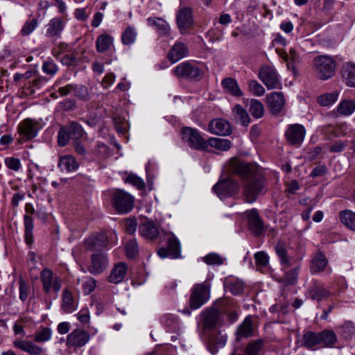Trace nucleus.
Masks as SVG:
<instances>
[{
  "label": "nucleus",
  "mask_w": 355,
  "mask_h": 355,
  "mask_svg": "<svg viewBox=\"0 0 355 355\" xmlns=\"http://www.w3.org/2000/svg\"><path fill=\"white\" fill-rule=\"evenodd\" d=\"M230 171L244 178L243 196L245 202L253 203L259 196L264 194L266 183L264 178L258 172L256 166L232 158L229 162Z\"/></svg>",
  "instance_id": "nucleus-1"
},
{
  "label": "nucleus",
  "mask_w": 355,
  "mask_h": 355,
  "mask_svg": "<svg viewBox=\"0 0 355 355\" xmlns=\"http://www.w3.org/2000/svg\"><path fill=\"white\" fill-rule=\"evenodd\" d=\"M211 284L208 281L202 284H195L192 288V292L189 300L190 306L193 309H197L205 304L210 297Z\"/></svg>",
  "instance_id": "nucleus-2"
},
{
  "label": "nucleus",
  "mask_w": 355,
  "mask_h": 355,
  "mask_svg": "<svg viewBox=\"0 0 355 355\" xmlns=\"http://www.w3.org/2000/svg\"><path fill=\"white\" fill-rule=\"evenodd\" d=\"M258 78L268 90L282 88L281 77L273 66H262L259 71Z\"/></svg>",
  "instance_id": "nucleus-3"
},
{
  "label": "nucleus",
  "mask_w": 355,
  "mask_h": 355,
  "mask_svg": "<svg viewBox=\"0 0 355 355\" xmlns=\"http://www.w3.org/2000/svg\"><path fill=\"white\" fill-rule=\"evenodd\" d=\"M314 67L320 78L326 80L334 76L336 61L329 55L318 56L314 60Z\"/></svg>",
  "instance_id": "nucleus-4"
},
{
  "label": "nucleus",
  "mask_w": 355,
  "mask_h": 355,
  "mask_svg": "<svg viewBox=\"0 0 355 355\" xmlns=\"http://www.w3.org/2000/svg\"><path fill=\"white\" fill-rule=\"evenodd\" d=\"M187 0H180V6L175 16L178 29L182 35L188 33L193 24V10L191 8L184 4Z\"/></svg>",
  "instance_id": "nucleus-5"
},
{
  "label": "nucleus",
  "mask_w": 355,
  "mask_h": 355,
  "mask_svg": "<svg viewBox=\"0 0 355 355\" xmlns=\"http://www.w3.org/2000/svg\"><path fill=\"white\" fill-rule=\"evenodd\" d=\"M112 199L113 207L119 213H128L134 207L133 197L123 190L115 191Z\"/></svg>",
  "instance_id": "nucleus-6"
},
{
  "label": "nucleus",
  "mask_w": 355,
  "mask_h": 355,
  "mask_svg": "<svg viewBox=\"0 0 355 355\" xmlns=\"http://www.w3.org/2000/svg\"><path fill=\"white\" fill-rule=\"evenodd\" d=\"M182 138L191 148L196 150H204L207 148V142L200 131L190 127H185L181 131Z\"/></svg>",
  "instance_id": "nucleus-7"
},
{
  "label": "nucleus",
  "mask_w": 355,
  "mask_h": 355,
  "mask_svg": "<svg viewBox=\"0 0 355 355\" xmlns=\"http://www.w3.org/2000/svg\"><path fill=\"white\" fill-rule=\"evenodd\" d=\"M41 281L44 291L49 293L51 291L59 292L62 287L61 279L57 275H54L53 271L47 268H44L40 274Z\"/></svg>",
  "instance_id": "nucleus-8"
},
{
  "label": "nucleus",
  "mask_w": 355,
  "mask_h": 355,
  "mask_svg": "<svg viewBox=\"0 0 355 355\" xmlns=\"http://www.w3.org/2000/svg\"><path fill=\"white\" fill-rule=\"evenodd\" d=\"M173 73L178 78L194 79L202 74V71L195 63L183 62L173 69Z\"/></svg>",
  "instance_id": "nucleus-9"
},
{
  "label": "nucleus",
  "mask_w": 355,
  "mask_h": 355,
  "mask_svg": "<svg viewBox=\"0 0 355 355\" xmlns=\"http://www.w3.org/2000/svg\"><path fill=\"white\" fill-rule=\"evenodd\" d=\"M306 132V129L302 125L291 124L285 132V137L290 144L299 146L304 140Z\"/></svg>",
  "instance_id": "nucleus-10"
},
{
  "label": "nucleus",
  "mask_w": 355,
  "mask_h": 355,
  "mask_svg": "<svg viewBox=\"0 0 355 355\" xmlns=\"http://www.w3.org/2000/svg\"><path fill=\"white\" fill-rule=\"evenodd\" d=\"M212 190L220 199H223L236 193L239 186L236 182L230 179H225L215 184Z\"/></svg>",
  "instance_id": "nucleus-11"
},
{
  "label": "nucleus",
  "mask_w": 355,
  "mask_h": 355,
  "mask_svg": "<svg viewBox=\"0 0 355 355\" xmlns=\"http://www.w3.org/2000/svg\"><path fill=\"white\" fill-rule=\"evenodd\" d=\"M275 251L284 270H287L296 266L297 263H300L301 258L295 259L288 254L287 246L284 243L278 242L275 247Z\"/></svg>",
  "instance_id": "nucleus-12"
},
{
  "label": "nucleus",
  "mask_w": 355,
  "mask_h": 355,
  "mask_svg": "<svg viewBox=\"0 0 355 355\" xmlns=\"http://www.w3.org/2000/svg\"><path fill=\"white\" fill-rule=\"evenodd\" d=\"M89 334L83 329H76L68 334L66 345L68 347H82L89 340Z\"/></svg>",
  "instance_id": "nucleus-13"
},
{
  "label": "nucleus",
  "mask_w": 355,
  "mask_h": 355,
  "mask_svg": "<svg viewBox=\"0 0 355 355\" xmlns=\"http://www.w3.org/2000/svg\"><path fill=\"white\" fill-rule=\"evenodd\" d=\"M92 263L88 268V271L94 275L102 273L107 267L108 259L107 255L102 252H96L92 256Z\"/></svg>",
  "instance_id": "nucleus-14"
},
{
  "label": "nucleus",
  "mask_w": 355,
  "mask_h": 355,
  "mask_svg": "<svg viewBox=\"0 0 355 355\" xmlns=\"http://www.w3.org/2000/svg\"><path fill=\"white\" fill-rule=\"evenodd\" d=\"M208 131L213 135L226 136L232 133V128L227 121L223 119H215L209 122Z\"/></svg>",
  "instance_id": "nucleus-15"
},
{
  "label": "nucleus",
  "mask_w": 355,
  "mask_h": 355,
  "mask_svg": "<svg viewBox=\"0 0 355 355\" xmlns=\"http://www.w3.org/2000/svg\"><path fill=\"white\" fill-rule=\"evenodd\" d=\"M139 233L145 239L153 241L159 234L158 227L153 220H146L139 226Z\"/></svg>",
  "instance_id": "nucleus-16"
},
{
  "label": "nucleus",
  "mask_w": 355,
  "mask_h": 355,
  "mask_svg": "<svg viewBox=\"0 0 355 355\" xmlns=\"http://www.w3.org/2000/svg\"><path fill=\"white\" fill-rule=\"evenodd\" d=\"M146 20L148 25L153 28L159 35L168 37L171 35L170 25L163 18L150 17Z\"/></svg>",
  "instance_id": "nucleus-17"
},
{
  "label": "nucleus",
  "mask_w": 355,
  "mask_h": 355,
  "mask_svg": "<svg viewBox=\"0 0 355 355\" xmlns=\"http://www.w3.org/2000/svg\"><path fill=\"white\" fill-rule=\"evenodd\" d=\"M18 130L27 139H33L37 135V123L31 119H26L19 124Z\"/></svg>",
  "instance_id": "nucleus-18"
},
{
  "label": "nucleus",
  "mask_w": 355,
  "mask_h": 355,
  "mask_svg": "<svg viewBox=\"0 0 355 355\" xmlns=\"http://www.w3.org/2000/svg\"><path fill=\"white\" fill-rule=\"evenodd\" d=\"M64 28V22L60 17L52 18L46 25V36L59 38Z\"/></svg>",
  "instance_id": "nucleus-19"
},
{
  "label": "nucleus",
  "mask_w": 355,
  "mask_h": 355,
  "mask_svg": "<svg viewBox=\"0 0 355 355\" xmlns=\"http://www.w3.org/2000/svg\"><path fill=\"white\" fill-rule=\"evenodd\" d=\"M128 266L124 262H119L113 266L107 277L109 282L114 284L122 282L126 275Z\"/></svg>",
  "instance_id": "nucleus-20"
},
{
  "label": "nucleus",
  "mask_w": 355,
  "mask_h": 355,
  "mask_svg": "<svg viewBox=\"0 0 355 355\" xmlns=\"http://www.w3.org/2000/svg\"><path fill=\"white\" fill-rule=\"evenodd\" d=\"M267 103L274 114L281 112L285 104L284 96L282 92H272L266 97Z\"/></svg>",
  "instance_id": "nucleus-21"
},
{
  "label": "nucleus",
  "mask_w": 355,
  "mask_h": 355,
  "mask_svg": "<svg viewBox=\"0 0 355 355\" xmlns=\"http://www.w3.org/2000/svg\"><path fill=\"white\" fill-rule=\"evenodd\" d=\"M248 216L249 227L250 230L256 235H259L263 230V223L259 216L257 210L250 209L245 212Z\"/></svg>",
  "instance_id": "nucleus-22"
},
{
  "label": "nucleus",
  "mask_w": 355,
  "mask_h": 355,
  "mask_svg": "<svg viewBox=\"0 0 355 355\" xmlns=\"http://www.w3.org/2000/svg\"><path fill=\"white\" fill-rule=\"evenodd\" d=\"M188 55L187 46L182 42H176L170 49L168 55L169 60L175 63Z\"/></svg>",
  "instance_id": "nucleus-23"
},
{
  "label": "nucleus",
  "mask_w": 355,
  "mask_h": 355,
  "mask_svg": "<svg viewBox=\"0 0 355 355\" xmlns=\"http://www.w3.org/2000/svg\"><path fill=\"white\" fill-rule=\"evenodd\" d=\"M15 347L27 352L31 355H39L43 349L41 347L35 345L33 343L25 340H15L13 342Z\"/></svg>",
  "instance_id": "nucleus-24"
},
{
  "label": "nucleus",
  "mask_w": 355,
  "mask_h": 355,
  "mask_svg": "<svg viewBox=\"0 0 355 355\" xmlns=\"http://www.w3.org/2000/svg\"><path fill=\"white\" fill-rule=\"evenodd\" d=\"M58 166L62 171L74 172L78 168L79 164L73 156L66 155L60 157Z\"/></svg>",
  "instance_id": "nucleus-25"
},
{
  "label": "nucleus",
  "mask_w": 355,
  "mask_h": 355,
  "mask_svg": "<svg viewBox=\"0 0 355 355\" xmlns=\"http://www.w3.org/2000/svg\"><path fill=\"white\" fill-rule=\"evenodd\" d=\"M106 242V236L104 234H98L87 239L85 244L88 250L94 251L105 248Z\"/></svg>",
  "instance_id": "nucleus-26"
},
{
  "label": "nucleus",
  "mask_w": 355,
  "mask_h": 355,
  "mask_svg": "<svg viewBox=\"0 0 355 355\" xmlns=\"http://www.w3.org/2000/svg\"><path fill=\"white\" fill-rule=\"evenodd\" d=\"M328 264V259L322 252H316L313 257L311 270L313 273L322 272Z\"/></svg>",
  "instance_id": "nucleus-27"
},
{
  "label": "nucleus",
  "mask_w": 355,
  "mask_h": 355,
  "mask_svg": "<svg viewBox=\"0 0 355 355\" xmlns=\"http://www.w3.org/2000/svg\"><path fill=\"white\" fill-rule=\"evenodd\" d=\"M114 37L107 33L100 35L96 41V48L97 52L100 53H105L110 50L113 46Z\"/></svg>",
  "instance_id": "nucleus-28"
},
{
  "label": "nucleus",
  "mask_w": 355,
  "mask_h": 355,
  "mask_svg": "<svg viewBox=\"0 0 355 355\" xmlns=\"http://www.w3.org/2000/svg\"><path fill=\"white\" fill-rule=\"evenodd\" d=\"M320 347H334L337 342V336L332 330L325 329L319 332Z\"/></svg>",
  "instance_id": "nucleus-29"
},
{
  "label": "nucleus",
  "mask_w": 355,
  "mask_h": 355,
  "mask_svg": "<svg viewBox=\"0 0 355 355\" xmlns=\"http://www.w3.org/2000/svg\"><path fill=\"white\" fill-rule=\"evenodd\" d=\"M19 298L21 302L34 297V287L28 282L20 277L19 279Z\"/></svg>",
  "instance_id": "nucleus-30"
},
{
  "label": "nucleus",
  "mask_w": 355,
  "mask_h": 355,
  "mask_svg": "<svg viewBox=\"0 0 355 355\" xmlns=\"http://www.w3.org/2000/svg\"><path fill=\"white\" fill-rule=\"evenodd\" d=\"M221 85L226 92L234 96L240 97L243 95L237 81L234 78H227L223 79L221 82Z\"/></svg>",
  "instance_id": "nucleus-31"
},
{
  "label": "nucleus",
  "mask_w": 355,
  "mask_h": 355,
  "mask_svg": "<svg viewBox=\"0 0 355 355\" xmlns=\"http://www.w3.org/2000/svg\"><path fill=\"white\" fill-rule=\"evenodd\" d=\"M220 313L216 309H211L206 311L203 315V327L205 329H214L219 320Z\"/></svg>",
  "instance_id": "nucleus-32"
},
{
  "label": "nucleus",
  "mask_w": 355,
  "mask_h": 355,
  "mask_svg": "<svg viewBox=\"0 0 355 355\" xmlns=\"http://www.w3.org/2000/svg\"><path fill=\"white\" fill-rule=\"evenodd\" d=\"M252 320L250 315L247 316L239 325L236 331L239 338H248L252 335Z\"/></svg>",
  "instance_id": "nucleus-33"
},
{
  "label": "nucleus",
  "mask_w": 355,
  "mask_h": 355,
  "mask_svg": "<svg viewBox=\"0 0 355 355\" xmlns=\"http://www.w3.org/2000/svg\"><path fill=\"white\" fill-rule=\"evenodd\" d=\"M62 309L65 313H72L77 309L73 297L67 289L63 291Z\"/></svg>",
  "instance_id": "nucleus-34"
},
{
  "label": "nucleus",
  "mask_w": 355,
  "mask_h": 355,
  "mask_svg": "<svg viewBox=\"0 0 355 355\" xmlns=\"http://www.w3.org/2000/svg\"><path fill=\"white\" fill-rule=\"evenodd\" d=\"M342 76L345 83L349 87H355V64H346L342 71Z\"/></svg>",
  "instance_id": "nucleus-35"
},
{
  "label": "nucleus",
  "mask_w": 355,
  "mask_h": 355,
  "mask_svg": "<svg viewBox=\"0 0 355 355\" xmlns=\"http://www.w3.org/2000/svg\"><path fill=\"white\" fill-rule=\"evenodd\" d=\"M24 237L26 243L28 245H31L33 243V229L34 224L33 218L28 214L24 216Z\"/></svg>",
  "instance_id": "nucleus-36"
},
{
  "label": "nucleus",
  "mask_w": 355,
  "mask_h": 355,
  "mask_svg": "<svg viewBox=\"0 0 355 355\" xmlns=\"http://www.w3.org/2000/svg\"><path fill=\"white\" fill-rule=\"evenodd\" d=\"M206 142H207V146H209L222 151L228 150L232 146L231 141L227 139L210 137Z\"/></svg>",
  "instance_id": "nucleus-37"
},
{
  "label": "nucleus",
  "mask_w": 355,
  "mask_h": 355,
  "mask_svg": "<svg viewBox=\"0 0 355 355\" xmlns=\"http://www.w3.org/2000/svg\"><path fill=\"white\" fill-rule=\"evenodd\" d=\"M302 345L307 349H312L315 346L320 347L319 332L308 331L302 337Z\"/></svg>",
  "instance_id": "nucleus-38"
},
{
  "label": "nucleus",
  "mask_w": 355,
  "mask_h": 355,
  "mask_svg": "<svg viewBox=\"0 0 355 355\" xmlns=\"http://www.w3.org/2000/svg\"><path fill=\"white\" fill-rule=\"evenodd\" d=\"M166 236L168 248L171 251L172 258H178L180 254V243L179 240L172 233L167 234Z\"/></svg>",
  "instance_id": "nucleus-39"
},
{
  "label": "nucleus",
  "mask_w": 355,
  "mask_h": 355,
  "mask_svg": "<svg viewBox=\"0 0 355 355\" xmlns=\"http://www.w3.org/2000/svg\"><path fill=\"white\" fill-rule=\"evenodd\" d=\"M337 112L343 116H350L355 112V101L353 100H343L336 107Z\"/></svg>",
  "instance_id": "nucleus-40"
},
{
  "label": "nucleus",
  "mask_w": 355,
  "mask_h": 355,
  "mask_svg": "<svg viewBox=\"0 0 355 355\" xmlns=\"http://www.w3.org/2000/svg\"><path fill=\"white\" fill-rule=\"evenodd\" d=\"M249 112L254 119H260L263 116V105L257 99L252 98L248 101Z\"/></svg>",
  "instance_id": "nucleus-41"
},
{
  "label": "nucleus",
  "mask_w": 355,
  "mask_h": 355,
  "mask_svg": "<svg viewBox=\"0 0 355 355\" xmlns=\"http://www.w3.org/2000/svg\"><path fill=\"white\" fill-rule=\"evenodd\" d=\"M137 33L135 27L128 26L121 34V42L126 46L133 44L137 39Z\"/></svg>",
  "instance_id": "nucleus-42"
},
{
  "label": "nucleus",
  "mask_w": 355,
  "mask_h": 355,
  "mask_svg": "<svg viewBox=\"0 0 355 355\" xmlns=\"http://www.w3.org/2000/svg\"><path fill=\"white\" fill-rule=\"evenodd\" d=\"M310 297L311 299L320 301L323 299L327 298L330 295L331 292L324 288L321 285H314L309 291Z\"/></svg>",
  "instance_id": "nucleus-43"
},
{
  "label": "nucleus",
  "mask_w": 355,
  "mask_h": 355,
  "mask_svg": "<svg viewBox=\"0 0 355 355\" xmlns=\"http://www.w3.org/2000/svg\"><path fill=\"white\" fill-rule=\"evenodd\" d=\"M233 112L236 120L239 121L241 125L248 126L250 123V118L247 111L240 105H236L233 109Z\"/></svg>",
  "instance_id": "nucleus-44"
},
{
  "label": "nucleus",
  "mask_w": 355,
  "mask_h": 355,
  "mask_svg": "<svg viewBox=\"0 0 355 355\" xmlns=\"http://www.w3.org/2000/svg\"><path fill=\"white\" fill-rule=\"evenodd\" d=\"M65 127L69 131L71 139L78 140L80 139L85 133L83 127L74 121L70 122Z\"/></svg>",
  "instance_id": "nucleus-45"
},
{
  "label": "nucleus",
  "mask_w": 355,
  "mask_h": 355,
  "mask_svg": "<svg viewBox=\"0 0 355 355\" xmlns=\"http://www.w3.org/2000/svg\"><path fill=\"white\" fill-rule=\"evenodd\" d=\"M341 222L350 230L355 231V213L350 210H345L340 214Z\"/></svg>",
  "instance_id": "nucleus-46"
},
{
  "label": "nucleus",
  "mask_w": 355,
  "mask_h": 355,
  "mask_svg": "<svg viewBox=\"0 0 355 355\" xmlns=\"http://www.w3.org/2000/svg\"><path fill=\"white\" fill-rule=\"evenodd\" d=\"M301 269V263H297L292 268L284 270L285 280L289 284H295L298 279Z\"/></svg>",
  "instance_id": "nucleus-47"
},
{
  "label": "nucleus",
  "mask_w": 355,
  "mask_h": 355,
  "mask_svg": "<svg viewBox=\"0 0 355 355\" xmlns=\"http://www.w3.org/2000/svg\"><path fill=\"white\" fill-rule=\"evenodd\" d=\"M248 87L249 92L254 96H262L266 92V90L262 85L256 80H249L248 82Z\"/></svg>",
  "instance_id": "nucleus-48"
},
{
  "label": "nucleus",
  "mask_w": 355,
  "mask_h": 355,
  "mask_svg": "<svg viewBox=\"0 0 355 355\" xmlns=\"http://www.w3.org/2000/svg\"><path fill=\"white\" fill-rule=\"evenodd\" d=\"M52 331L49 327H42L34 334V340L36 343H44L51 340Z\"/></svg>",
  "instance_id": "nucleus-49"
},
{
  "label": "nucleus",
  "mask_w": 355,
  "mask_h": 355,
  "mask_svg": "<svg viewBox=\"0 0 355 355\" xmlns=\"http://www.w3.org/2000/svg\"><path fill=\"white\" fill-rule=\"evenodd\" d=\"M338 98V93L334 92L321 95L318 98V103L322 106H329L334 103Z\"/></svg>",
  "instance_id": "nucleus-50"
},
{
  "label": "nucleus",
  "mask_w": 355,
  "mask_h": 355,
  "mask_svg": "<svg viewBox=\"0 0 355 355\" xmlns=\"http://www.w3.org/2000/svg\"><path fill=\"white\" fill-rule=\"evenodd\" d=\"M325 146L328 148L331 153H341L348 146L347 140H335L327 143Z\"/></svg>",
  "instance_id": "nucleus-51"
},
{
  "label": "nucleus",
  "mask_w": 355,
  "mask_h": 355,
  "mask_svg": "<svg viewBox=\"0 0 355 355\" xmlns=\"http://www.w3.org/2000/svg\"><path fill=\"white\" fill-rule=\"evenodd\" d=\"M263 347V340L259 339L250 343L245 348L247 355H259V352Z\"/></svg>",
  "instance_id": "nucleus-52"
},
{
  "label": "nucleus",
  "mask_w": 355,
  "mask_h": 355,
  "mask_svg": "<svg viewBox=\"0 0 355 355\" xmlns=\"http://www.w3.org/2000/svg\"><path fill=\"white\" fill-rule=\"evenodd\" d=\"M227 287L235 295L242 293L244 290L243 282L239 279H231L228 282Z\"/></svg>",
  "instance_id": "nucleus-53"
},
{
  "label": "nucleus",
  "mask_w": 355,
  "mask_h": 355,
  "mask_svg": "<svg viewBox=\"0 0 355 355\" xmlns=\"http://www.w3.org/2000/svg\"><path fill=\"white\" fill-rule=\"evenodd\" d=\"M125 251L128 259H134L137 255L139 248L135 239H130L127 242Z\"/></svg>",
  "instance_id": "nucleus-54"
},
{
  "label": "nucleus",
  "mask_w": 355,
  "mask_h": 355,
  "mask_svg": "<svg viewBox=\"0 0 355 355\" xmlns=\"http://www.w3.org/2000/svg\"><path fill=\"white\" fill-rule=\"evenodd\" d=\"M42 69L44 73L53 76L58 71V67L54 61L50 58L44 62Z\"/></svg>",
  "instance_id": "nucleus-55"
},
{
  "label": "nucleus",
  "mask_w": 355,
  "mask_h": 355,
  "mask_svg": "<svg viewBox=\"0 0 355 355\" xmlns=\"http://www.w3.org/2000/svg\"><path fill=\"white\" fill-rule=\"evenodd\" d=\"M38 25L37 19H28L21 30V33L24 36L29 35L32 33Z\"/></svg>",
  "instance_id": "nucleus-56"
},
{
  "label": "nucleus",
  "mask_w": 355,
  "mask_h": 355,
  "mask_svg": "<svg viewBox=\"0 0 355 355\" xmlns=\"http://www.w3.org/2000/svg\"><path fill=\"white\" fill-rule=\"evenodd\" d=\"M255 263L258 267H266L269 263V257L264 251H259L254 255Z\"/></svg>",
  "instance_id": "nucleus-57"
},
{
  "label": "nucleus",
  "mask_w": 355,
  "mask_h": 355,
  "mask_svg": "<svg viewBox=\"0 0 355 355\" xmlns=\"http://www.w3.org/2000/svg\"><path fill=\"white\" fill-rule=\"evenodd\" d=\"M125 182L126 183H129L135 187H136L138 189H143L145 187V184L143 181V180L139 178V176L136 175L135 174L130 173L129 174L125 180Z\"/></svg>",
  "instance_id": "nucleus-58"
},
{
  "label": "nucleus",
  "mask_w": 355,
  "mask_h": 355,
  "mask_svg": "<svg viewBox=\"0 0 355 355\" xmlns=\"http://www.w3.org/2000/svg\"><path fill=\"white\" fill-rule=\"evenodd\" d=\"M204 261L208 265L220 266L223 263L224 259L216 253H209L204 258Z\"/></svg>",
  "instance_id": "nucleus-59"
},
{
  "label": "nucleus",
  "mask_w": 355,
  "mask_h": 355,
  "mask_svg": "<svg viewBox=\"0 0 355 355\" xmlns=\"http://www.w3.org/2000/svg\"><path fill=\"white\" fill-rule=\"evenodd\" d=\"M96 280L90 277H86L83 283V291L85 295L90 294L96 288Z\"/></svg>",
  "instance_id": "nucleus-60"
},
{
  "label": "nucleus",
  "mask_w": 355,
  "mask_h": 355,
  "mask_svg": "<svg viewBox=\"0 0 355 355\" xmlns=\"http://www.w3.org/2000/svg\"><path fill=\"white\" fill-rule=\"evenodd\" d=\"M71 139L69 131L65 126L62 127L58 132V142L59 146H64L67 144L69 140Z\"/></svg>",
  "instance_id": "nucleus-61"
},
{
  "label": "nucleus",
  "mask_w": 355,
  "mask_h": 355,
  "mask_svg": "<svg viewBox=\"0 0 355 355\" xmlns=\"http://www.w3.org/2000/svg\"><path fill=\"white\" fill-rule=\"evenodd\" d=\"M6 166L10 170L19 171L21 168V161L15 157H7L4 160Z\"/></svg>",
  "instance_id": "nucleus-62"
},
{
  "label": "nucleus",
  "mask_w": 355,
  "mask_h": 355,
  "mask_svg": "<svg viewBox=\"0 0 355 355\" xmlns=\"http://www.w3.org/2000/svg\"><path fill=\"white\" fill-rule=\"evenodd\" d=\"M94 150L97 155L102 157H106L110 155V148L102 142L97 143Z\"/></svg>",
  "instance_id": "nucleus-63"
},
{
  "label": "nucleus",
  "mask_w": 355,
  "mask_h": 355,
  "mask_svg": "<svg viewBox=\"0 0 355 355\" xmlns=\"http://www.w3.org/2000/svg\"><path fill=\"white\" fill-rule=\"evenodd\" d=\"M77 319L84 325L88 324L90 320V314L87 309H81L76 315Z\"/></svg>",
  "instance_id": "nucleus-64"
}]
</instances>
